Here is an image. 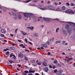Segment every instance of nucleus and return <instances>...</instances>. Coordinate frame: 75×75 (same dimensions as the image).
Wrapping results in <instances>:
<instances>
[{"label":"nucleus","instance_id":"nucleus-1","mask_svg":"<svg viewBox=\"0 0 75 75\" xmlns=\"http://www.w3.org/2000/svg\"><path fill=\"white\" fill-rule=\"evenodd\" d=\"M23 15L25 17H27L28 16L29 17H33L34 15L32 13H25L23 14Z\"/></svg>","mask_w":75,"mask_h":75},{"label":"nucleus","instance_id":"nucleus-2","mask_svg":"<svg viewBox=\"0 0 75 75\" xmlns=\"http://www.w3.org/2000/svg\"><path fill=\"white\" fill-rule=\"evenodd\" d=\"M63 72V70H60L59 71H58L57 72V75H61L62 73Z\"/></svg>","mask_w":75,"mask_h":75},{"label":"nucleus","instance_id":"nucleus-3","mask_svg":"<svg viewBox=\"0 0 75 75\" xmlns=\"http://www.w3.org/2000/svg\"><path fill=\"white\" fill-rule=\"evenodd\" d=\"M16 0V1H21V2H23V3H29L30 1H31L32 0H28L27 1H21V0Z\"/></svg>","mask_w":75,"mask_h":75},{"label":"nucleus","instance_id":"nucleus-4","mask_svg":"<svg viewBox=\"0 0 75 75\" xmlns=\"http://www.w3.org/2000/svg\"><path fill=\"white\" fill-rule=\"evenodd\" d=\"M71 12H72V10L71 9H68L65 11V13H69V14L71 13Z\"/></svg>","mask_w":75,"mask_h":75},{"label":"nucleus","instance_id":"nucleus-5","mask_svg":"<svg viewBox=\"0 0 75 75\" xmlns=\"http://www.w3.org/2000/svg\"><path fill=\"white\" fill-rule=\"evenodd\" d=\"M48 6H46L45 8H41L40 9L42 10H48Z\"/></svg>","mask_w":75,"mask_h":75},{"label":"nucleus","instance_id":"nucleus-6","mask_svg":"<svg viewBox=\"0 0 75 75\" xmlns=\"http://www.w3.org/2000/svg\"><path fill=\"white\" fill-rule=\"evenodd\" d=\"M13 57L14 58V59H16V56H15V55H14V54H13V53H12L10 55V58L12 57Z\"/></svg>","mask_w":75,"mask_h":75},{"label":"nucleus","instance_id":"nucleus-7","mask_svg":"<svg viewBox=\"0 0 75 75\" xmlns=\"http://www.w3.org/2000/svg\"><path fill=\"white\" fill-rule=\"evenodd\" d=\"M41 46L42 47H45V48H48V46L46 44H42L41 45Z\"/></svg>","mask_w":75,"mask_h":75},{"label":"nucleus","instance_id":"nucleus-8","mask_svg":"<svg viewBox=\"0 0 75 75\" xmlns=\"http://www.w3.org/2000/svg\"><path fill=\"white\" fill-rule=\"evenodd\" d=\"M43 65L44 67H47V63L45 62H43Z\"/></svg>","mask_w":75,"mask_h":75},{"label":"nucleus","instance_id":"nucleus-9","mask_svg":"<svg viewBox=\"0 0 75 75\" xmlns=\"http://www.w3.org/2000/svg\"><path fill=\"white\" fill-rule=\"evenodd\" d=\"M1 33H3V34H5V33H6V30H5L1 29Z\"/></svg>","mask_w":75,"mask_h":75},{"label":"nucleus","instance_id":"nucleus-10","mask_svg":"<svg viewBox=\"0 0 75 75\" xmlns=\"http://www.w3.org/2000/svg\"><path fill=\"white\" fill-rule=\"evenodd\" d=\"M68 33H69V34H71V33H72L71 28H69L68 30Z\"/></svg>","mask_w":75,"mask_h":75},{"label":"nucleus","instance_id":"nucleus-11","mask_svg":"<svg viewBox=\"0 0 75 75\" xmlns=\"http://www.w3.org/2000/svg\"><path fill=\"white\" fill-rule=\"evenodd\" d=\"M44 69L45 70V72H47L48 71V68L47 67H45L44 68Z\"/></svg>","mask_w":75,"mask_h":75},{"label":"nucleus","instance_id":"nucleus-12","mask_svg":"<svg viewBox=\"0 0 75 75\" xmlns=\"http://www.w3.org/2000/svg\"><path fill=\"white\" fill-rule=\"evenodd\" d=\"M49 8H50V9L51 10H54V7L51 6H50L49 7Z\"/></svg>","mask_w":75,"mask_h":75},{"label":"nucleus","instance_id":"nucleus-13","mask_svg":"<svg viewBox=\"0 0 75 75\" xmlns=\"http://www.w3.org/2000/svg\"><path fill=\"white\" fill-rule=\"evenodd\" d=\"M38 33H33V35L34 37H37L38 36Z\"/></svg>","mask_w":75,"mask_h":75},{"label":"nucleus","instance_id":"nucleus-14","mask_svg":"<svg viewBox=\"0 0 75 75\" xmlns=\"http://www.w3.org/2000/svg\"><path fill=\"white\" fill-rule=\"evenodd\" d=\"M21 33H22V34L23 35H27V33L23 31H21Z\"/></svg>","mask_w":75,"mask_h":75},{"label":"nucleus","instance_id":"nucleus-15","mask_svg":"<svg viewBox=\"0 0 75 75\" xmlns=\"http://www.w3.org/2000/svg\"><path fill=\"white\" fill-rule=\"evenodd\" d=\"M43 20H45V21H49L50 19L48 18H43Z\"/></svg>","mask_w":75,"mask_h":75},{"label":"nucleus","instance_id":"nucleus-16","mask_svg":"<svg viewBox=\"0 0 75 75\" xmlns=\"http://www.w3.org/2000/svg\"><path fill=\"white\" fill-rule=\"evenodd\" d=\"M18 56L19 57H20L21 58H22L23 57V54H21H21H18Z\"/></svg>","mask_w":75,"mask_h":75},{"label":"nucleus","instance_id":"nucleus-17","mask_svg":"<svg viewBox=\"0 0 75 75\" xmlns=\"http://www.w3.org/2000/svg\"><path fill=\"white\" fill-rule=\"evenodd\" d=\"M55 11H61V9L60 8H57Z\"/></svg>","mask_w":75,"mask_h":75},{"label":"nucleus","instance_id":"nucleus-18","mask_svg":"<svg viewBox=\"0 0 75 75\" xmlns=\"http://www.w3.org/2000/svg\"><path fill=\"white\" fill-rule=\"evenodd\" d=\"M70 25H72L73 26H74V27H75V24L74 23L70 22Z\"/></svg>","mask_w":75,"mask_h":75},{"label":"nucleus","instance_id":"nucleus-19","mask_svg":"<svg viewBox=\"0 0 75 75\" xmlns=\"http://www.w3.org/2000/svg\"><path fill=\"white\" fill-rule=\"evenodd\" d=\"M10 50H15V48L13 47H10Z\"/></svg>","mask_w":75,"mask_h":75},{"label":"nucleus","instance_id":"nucleus-20","mask_svg":"<svg viewBox=\"0 0 75 75\" xmlns=\"http://www.w3.org/2000/svg\"><path fill=\"white\" fill-rule=\"evenodd\" d=\"M18 19H19V20H20V19L21 18V15H19L18 16Z\"/></svg>","mask_w":75,"mask_h":75},{"label":"nucleus","instance_id":"nucleus-21","mask_svg":"<svg viewBox=\"0 0 75 75\" xmlns=\"http://www.w3.org/2000/svg\"><path fill=\"white\" fill-rule=\"evenodd\" d=\"M27 28H30V29H31L32 30H33V29H34V27H32L31 28L30 27H27Z\"/></svg>","mask_w":75,"mask_h":75},{"label":"nucleus","instance_id":"nucleus-22","mask_svg":"<svg viewBox=\"0 0 75 75\" xmlns=\"http://www.w3.org/2000/svg\"><path fill=\"white\" fill-rule=\"evenodd\" d=\"M9 62H10V64H12V63H14V62L11 60H9Z\"/></svg>","mask_w":75,"mask_h":75},{"label":"nucleus","instance_id":"nucleus-23","mask_svg":"<svg viewBox=\"0 0 75 75\" xmlns=\"http://www.w3.org/2000/svg\"><path fill=\"white\" fill-rule=\"evenodd\" d=\"M60 42H61V41H60V40L56 41V44H58V43H60Z\"/></svg>","mask_w":75,"mask_h":75},{"label":"nucleus","instance_id":"nucleus-24","mask_svg":"<svg viewBox=\"0 0 75 75\" xmlns=\"http://www.w3.org/2000/svg\"><path fill=\"white\" fill-rule=\"evenodd\" d=\"M62 10H65V7L64 6H63L62 8Z\"/></svg>","mask_w":75,"mask_h":75},{"label":"nucleus","instance_id":"nucleus-25","mask_svg":"<svg viewBox=\"0 0 75 75\" xmlns=\"http://www.w3.org/2000/svg\"><path fill=\"white\" fill-rule=\"evenodd\" d=\"M9 51V49L6 48V49H4L3 50L4 51Z\"/></svg>","mask_w":75,"mask_h":75},{"label":"nucleus","instance_id":"nucleus-26","mask_svg":"<svg viewBox=\"0 0 75 75\" xmlns=\"http://www.w3.org/2000/svg\"><path fill=\"white\" fill-rule=\"evenodd\" d=\"M65 27L66 28H67V29H68V28H69V25H66Z\"/></svg>","mask_w":75,"mask_h":75},{"label":"nucleus","instance_id":"nucleus-27","mask_svg":"<svg viewBox=\"0 0 75 75\" xmlns=\"http://www.w3.org/2000/svg\"><path fill=\"white\" fill-rule=\"evenodd\" d=\"M74 5H75V4H74L73 3H71L70 4V6H74Z\"/></svg>","mask_w":75,"mask_h":75},{"label":"nucleus","instance_id":"nucleus-28","mask_svg":"<svg viewBox=\"0 0 75 75\" xmlns=\"http://www.w3.org/2000/svg\"><path fill=\"white\" fill-rule=\"evenodd\" d=\"M59 30V28H57L56 29V33H57L58 32V30Z\"/></svg>","mask_w":75,"mask_h":75},{"label":"nucleus","instance_id":"nucleus-29","mask_svg":"<svg viewBox=\"0 0 75 75\" xmlns=\"http://www.w3.org/2000/svg\"><path fill=\"white\" fill-rule=\"evenodd\" d=\"M1 37H4V34H1Z\"/></svg>","mask_w":75,"mask_h":75},{"label":"nucleus","instance_id":"nucleus-30","mask_svg":"<svg viewBox=\"0 0 75 75\" xmlns=\"http://www.w3.org/2000/svg\"><path fill=\"white\" fill-rule=\"evenodd\" d=\"M54 73H56V72H57V69H56L55 70H54Z\"/></svg>","mask_w":75,"mask_h":75},{"label":"nucleus","instance_id":"nucleus-31","mask_svg":"<svg viewBox=\"0 0 75 75\" xmlns=\"http://www.w3.org/2000/svg\"><path fill=\"white\" fill-rule=\"evenodd\" d=\"M24 72L25 74H28V73H29L28 71H27L25 70V71Z\"/></svg>","mask_w":75,"mask_h":75},{"label":"nucleus","instance_id":"nucleus-32","mask_svg":"<svg viewBox=\"0 0 75 75\" xmlns=\"http://www.w3.org/2000/svg\"><path fill=\"white\" fill-rule=\"evenodd\" d=\"M25 42H26V43H27V42H28V41H27V38H25Z\"/></svg>","mask_w":75,"mask_h":75},{"label":"nucleus","instance_id":"nucleus-33","mask_svg":"<svg viewBox=\"0 0 75 75\" xmlns=\"http://www.w3.org/2000/svg\"><path fill=\"white\" fill-rule=\"evenodd\" d=\"M75 11H71V13L72 14H75Z\"/></svg>","mask_w":75,"mask_h":75},{"label":"nucleus","instance_id":"nucleus-34","mask_svg":"<svg viewBox=\"0 0 75 75\" xmlns=\"http://www.w3.org/2000/svg\"><path fill=\"white\" fill-rule=\"evenodd\" d=\"M9 54V52H7L6 53V55H8Z\"/></svg>","mask_w":75,"mask_h":75},{"label":"nucleus","instance_id":"nucleus-35","mask_svg":"<svg viewBox=\"0 0 75 75\" xmlns=\"http://www.w3.org/2000/svg\"><path fill=\"white\" fill-rule=\"evenodd\" d=\"M24 46V45L23 44H20L19 45V46L20 47H23V46Z\"/></svg>","mask_w":75,"mask_h":75},{"label":"nucleus","instance_id":"nucleus-36","mask_svg":"<svg viewBox=\"0 0 75 75\" xmlns=\"http://www.w3.org/2000/svg\"><path fill=\"white\" fill-rule=\"evenodd\" d=\"M25 51L26 52H30V51L28 50H26Z\"/></svg>","mask_w":75,"mask_h":75},{"label":"nucleus","instance_id":"nucleus-37","mask_svg":"<svg viewBox=\"0 0 75 75\" xmlns=\"http://www.w3.org/2000/svg\"><path fill=\"white\" fill-rule=\"evenodd\" d=\"M54 5L55 6H57L58 5V3L57 2H54Z\"/></svg>","mask_w":75,"mask_h":75},{"label":"nucleus","instance_id":"nucleus-38","mask_svg":"<svg viewBox=\"0 0 75 75\" xmlns=\"http://www.w3.org/2000/svg\"><path fill=\"white\" fill-rule=\"evenodd\" d=\"M31 72H32V71H31V69H30L29 70V73H30Z\"/></svg>","mask_w":75,"mask_h":75},{"label":"nucleus","instance_id":"nucleus-39","mask_svg":"<svg viewBox=\"0 0 75 75\" xmlns=\"http://www.w3.org/2000/svg\"><path fill=\"white\" fill-rule=\"evenodd\" d=\"M56 62H57V61L56 60H54V64H55V63H56Z\"/></svg>","mask_w":75,"mask_h":75},{"label":"nucleus","instance_id":"nucleus-40","mask_svg":"<svg viewBox=\"0 0 75 75\" xmlns=\"http://www.w3.org/2000/svg\"><path fill=\"white\" fill-rule=\"evenodd\" d=\"M25 60H26V61H27V60H28V59L27 58V57H25Z\"/></svg>","mask_w":75,"mask_h":75},{"label":"nucleus","instance_id":"nucleus-41","mask_svg":"<svg viewBox=\"0 0 75 75\" xmlns=\"http://www.w3.org/2000/svg\"><path fill=\"white\" fill-rule=\"evenodd\" d=\"M57 66H58V67H61V64H57Z\"/></svg>","mask_w":75,"mask_h":75},{"label":"nucleus","instance_id":"nucleus-42","mask_svg":"<svg viewBox=\"0 0 75 75\" xmlns=\"http://www.w3.org/2000/svg\"><path fill=\"white\" fill-rule=\"evenodd\" d=\"M66 4H67V6H69V3H66Z\"/></svg>","mask_w":75,"mask_h":75},{"label":"nucleus","instance_id":"nucleus-43","mask_svg":"<svg viewBox=\"0 0 75 75\" xmlns=\"http://www.w3.org/2000/svg\"><path fill=\"white\" fill-rule=\"evenodd\" d=\"M14 19L15 20H17V17L16 16H15L13 17Z\"/></svg>","mask_w":75,"mask_h":75},{"label":"nucleus","instance_id":"nucleus-44","mask_svg":"<svg viewBox=\"0 0 75 75\" xmlns=\"http://www.w3.org/2000/svg\"><path fill=\"white\" fill-rule=\"evenodd\" d=\"M35 62V60H32L31 61V62L32 63H34V62Z\"/></svg>","mask_w":75,"mask_h":75},{"label":"nucleus","instance_id":"nucleus-45","mask_svg":"<svg viewBox=\"0 0 75 75\" xmlns=\"http://www.w3.org/2000/svg\"><path fill=\"white\" fill-rule=\"evenodd\" d=\"M62 43L63 44H64V43H65V41H63L62 42Z\"/></svg>","mask_w":75,"mask_h":75},{"label":"nucleus","instance_id":"nucleus-46","mask_svg":"<svg viewBox=\"0 0 75 75\" xmlns=\"http://www.w3.org/2000/svg\"><path fill=\"white\" fill-rule=\"evenodd\" d=\"M18 30V29L17 28L16 29V30H15L16 33H17V31Z\"/></svg>","mask_w":75,"mask_h":75},{"label":"nucleus","instance_id":"nucleus-47","mask_svg":"<svg viewBox=\"0 0 75 75\" xmlns=\"http://www.w3.org/2000/svg\"><path fill=\"white\" fill-rule=\"evenodd\" d=\"M37 64L38 65H41V63H38Z\"/></svg>","mask_w":75,"mask_h":75},{"label":"nucleus","instance_id":"nucleus-48","mask_svg":"<svg viewBox=\"0 0 75 75\" xmlns=\"http://www.w3.org/2000/svg\"><path fill=\"white\" fill-rule=\"evenodd\" d=\"M46 44H47V45H49L50 44V42H47Z\"/></svg>","mask_w":75,"mask_h":75},{"label":"nucleus","instance_id":"nucleus-49","mask_svg":"<svg viewBox=\"0 0 75 75\" xmlns=\"http://www.w3.org/2000/svg\"><path fill=\"white\" fill-rule=\"evenodd\" d=\"M49 67L50 68H52V66H51L50 65L49 66Z\"/></svg>","mask_w":75,"mask_h":75},{"label":"nucleus","instance_id":"nucleus-50","mask_svg":"<svg viewBox=\"0 0 75 75\" xmlns=\"http://www.w3.org/2000/svg\"><path fill=\"white\" fill-rule=\"evenodd\" d=\"M13 16H16V13H13Z\"/></svg>","mask_w":75,"mask_h":75},{"label":"nucleus","instance_id":"nucleus-51","mask_svg":"<svg viewBox=\"0 0 75 75\" xmlns=\"http://www.w3.org/2000/svg\"><path fill=\"white\" fill-rule=\"evenodd\" d=\"M29 43L30 44H31V45H33V43H31V42H29Z\"/></svg>","mask_w":75,"mask_h":75},{"label":"nucleus","instance_id":"nucleus-52","mask_svg":"<svg viewBox=\"0 0 75 75\" xmlns=\"http://www.w3.org/2000/svg\"><path fill=\"white\" fill-rule=\"evenodd\" d=\"M35 75H40V74L38 73H36L35 74Z\"/></svg>","mask_w":75,"mask_h":75},{"label":"nucleus","instance_id":"nucleus-53","mask_svg":"<svg viewBox=\"0 0 75 75\" xmlns=\"http://www.w3.org/2000/svg\"><path fill=\"white\" fill-rule=\"evenodd\" d=\"M47 4H50V1H47Z\"/></svg>","mask_w":75,"mask_h":75},{"label":"nucleus","instance_id":"nucleus-54","mask_svg":"<svg viewBox=\"0 0 75 75\" xmlns=\"http://www.w3.org/2000/svg\"><path fill=\"white\" fill-rule=\"evenodd\" d=\"M34 72H35V71L33 70V71H32V73H34Z\"/></svg>","mask_w":75,"mask_h":75},{"label":"nucleus","instance_id":"nucleus-55","mask_svg":"<svg viewBox=\"0 0 75 75\" xmlns=\"http://www.w3.org/2000/svg\"><path fill=\"white\" fill-rule=\"evenodd\" d=\"M68 58L69 60H71V59H72V58H69L68 57Z\"/></svg>","mask_w":75,"mask_h":75},{"label":"nucleus","instance_id":"nucleus-56","mask_svg":"<svg viewBox=\"0 0 75 75\" xmlns=\"http://www.w3.org/2000/svg\"><path fill=\"white\" fill-rule=\"evenodd\" d=\"M18 67H21V66L20 65H18Z\"/></svg>","mask_w":75,"mask_h":75},{"label":"nucleus","instance_id":"nucleus-57","mask_svg":"<svg viewBox=\"0 0 75 75\" xmlns=\"http://www.w3.org/2000/svg\"><path fill=\"white\" fill-rule=\"evenodd\" d=\"M48 55H50L51 53H50V52H48Z\"/></svg>","mask_w":75,"mask_h":75},{"label":"nucleus","instance_id":"nucleus-58","mask_svg":"<svg viewBox=\"0 0 75 75\" xmlns=\"http://www.w3.org/2000/svg\"><path fill=\"white\" fill-rule=\"evenodd\" d=\"M13 11H16V10L15 9H13Z\"/></svg>","mask_w":75,"mask_h":75},{"label":"nucleus","instance_id":"nucleus-59","mask_svg":"<svg viewBox=\"0 0 75 75\" xmlns=\"http://www.w3.org/2000/svg\"><path fill=\"white\" fill-rule=\"evenodd\" d=\"M62 54L63 55H65V54L64 53V52H63L62 53Z\"/></svg>","mask_w":75,"mask_h":75},{"label":"nucleus","instance_id":"nucleus-60","mask_svg":"<svg viewBox=\"0 0 75 75\" xmlns=\"http://www.w3.org/2000/svg\"><path fill=\"white\" fill-rule=\"evenodd\" d=\"M10 35H11V36L12 37H13V35L12 34H11Z\"/></svg>","mask_w":75,"mask_h":75},{"label":"nucleus","instance_id":"nucleus-61","mask_svg":"<svg viewBox=\"0 0 75 75\" xmlns=\"http://www.w3.org/2000/svg\"><path fill=\"white\" fill-rule=\"evenodd\" d=\"M3 11H4V12H6V10L5 9H4Z\"/></svg>","mask_w":75,"mask_h":75},{"label":"nucleus","instance_id":"nucleus-62","mask_svg":"<svg viewBox=\"0 0 75 75\" xmlns=\"http://www.w3.org/2000/svg\"><path fill=\"white\" fill-rule=\"evenodd\" d=\"M23 75H27V74H26L25 73H23Z\"/></svg>","mask_w":75,"mask_h":75},{"label":"nucleus","instance_id":"nucleus-63","mask_svg":"<svg viewBox=\"0 0 75 75\" xmlns=\"http://www.w3.org/2000/svg\"><path fill=\"white\" fill-rule=\"evenodd\" d=\"M41 49H44V47H41Z\"/></svg>","mask_w":75,"mask_h":75},{"label":"nucleus","instance_id":"nucleus-64","mask_svg":"<svg viewBox=\"0 0 75 75\" xmlns=\"http://www.w3.org/2000/svg\"><path fill=\"white\" fill-rule=\"evenodd\" d=\"M28 75H33L32 74V73H31V74H28Z\"/></svg>","mask_w":75,"mask_h":75}]
</instances>
